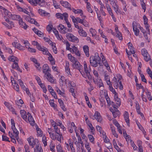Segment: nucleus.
<instances>
[{
	"mask_svg": "<svg viewBox=\"0 0 152 152\" xmlns=\"http://www.w3.org/2000/svg\"><path fill=\"white\" fill-rule=\"evenodd\" d=\"M20 113L22 118L27 122H29L30 124L32 126H34L35 124V121L29 112H26L23 110L20 111Z\"/></svg>",
	"mask_w": 152,
	"mask_h": 152,
	"instance_id": "obj_1",
	"label": "nucleus"
},
{
	"mask_svg": "<svg viewBox=\"0 0 152 152\" xmlns=\"http://www.w3.org/2000/svg\"><path fill=\"white\" fill-rule=\"evenodd\" d=\"M84 63V68L85 73L83 72V74H82V76L85 78H87L89 80L91 79V76L90 75V72L91 71L90 67H89L88 68L87 67V66L85 61L83 62Z\"/></svg>",
	"mask_w": 152,
	"mask_h": 152,
	"instance_id": "obj_2",
	"label": "nucleus"
},
{
	"mask_svg": "<svg viewBox=\"0 0 152 152\" xmlns=\"http://www.w3.org/2000/svg\"><path fill=\"white\" fill-rule=\"evenodd\" d=\"M66 37L67 39L71 42H78L79 41L78 39L71 33L67 34Z\"/></svg>",
	"mask_w": 152,
	"mask_h": 152,
	"instance_id": "obj_3",
	"label": "nucleus"
},
{
	"mask_svg": "<svg viewBox=\"0 0 152 152\" xmlns=\"http://www.w3.org/2000/svg\"><path fill=\"white\" fill-rule=\"evenodd\" d=\"M27 141L30 145L32 146V148H34L36 143H38L39 142L37 139H35L34 140L32 137H30L29 138L27 139Z\"/></svg>",
	"mask_w": 152,
	"mask_h": 152,
	"instance_id": "obj_4",
	"label": "nucleus"
},
{
	"mask_svg": "<svg viewBox=\"0 0 152 152\" xmlns=\"http://www.w3.org/2000/svg\"><path fill=\"white\" fill-rule=\"evenodd\" d=\"M45 75H46V77L48 81L52 83H55L54 77L50 72H48Z\"/></svg>",
	"mask_w": 152,
	"mask_h": 152,
	"instance_id": "obj_5",
	"label": "nucleus"
},
{
	"mask_svg": "<svg viewBox=\"0 0 152 152\" xmlns=\"http://www.w3.org/2000/svg\"><path fill=\"white\" fill-rule=\"evenodd\" d=\"M37 48L39 50L42 51L43 53L44 54H47L49 53V51L47 48L44 47H42L39 44L37 45Z\"/></svg>",
	"mask_w": 152,
	"mask_h": 152,
	"instance_id": "obj_6",
	"label": "nucleus"
},
{
	"mask_svg": "<svg viewBox=\"0 0 152 152\" xmlns=\"http://www.w3.org/2000/svg\"><path fill=\"white\" fill-rule=\"evenodd\" d=\"M128 47L129 48V52H128L127 49H126V52L127 53L128 55H130L132 54H134L135 53L134 50V48L133 47V45L130 42H129L128 43Z\"/></svg>",
	"mask_w": 152,
	"mask_h": 152,
	"instance_id": "obj_7",
	"label": "nucleus"
},
{
	"mask_svg": "<svg viewBox=\"0 0 152 152\" xmlns=\"http://www.w3.org/2000/svg\"><path fill=\"white\" fill-rule=\"evenodd\" d=\"M94 118H93V120L96 119L97 121L98 122H101L102 118L101 116L100 115V113H99L98 111H96L94 115Z\"/></svg>",
	"mask_w": 152,
	"mask_h": 152,
	"instance_id": "obj_8",
	"label": "nucleus"
},
{
	"mask_svg": "<svg viewBox=\"0 0 152 152\" xmlns=\"http://www.w3.org/2000/svg\"><path fill=\"white\" fill-rule=\"evenodd\" d=\"M51 70L47 64H45L43 65L42 72L45 74L47 73L48 72H49Z\"/></svg>",
	"mask_w": 152,
	"mask_h": 152,
	"instance_id": "obj_9",
	"label": "nucleus"
},
{
	"mask_svg": "<svg viewBox=\"0 0 152 152\" xmlns=\"http://www.w3.org/2000/svg\"><path fill=\"white\" fill-rule=\"evenodd\" d=\"M60 3L64 7L67 8L70 10H72L70 7L71 5L68 2L63 1H60Z\"/></svg>",
	"mask_w": 152,
	"mask_h": 152,
	"instance_id": "obj_10",
	"label": "nucleus"
},
{
	"mask_svg": "<svg viewBox=\"0 0 152 152\" xmlns=\"http://www.w3.org/2000/svg\"><path fill=\"white\" fill-rule=\"evenodd\" d=\"M90 61H97V60L98 59H100V58L99 56L98 53H96L95 54V56H91L90 57Z\"/></svg>",
	"mask_w": 152,
	"mask_h": 152,
	"instance_id": "obj_11",
	"label": "nucleus"
},
{
	"mask_svg": "<svg viewBox=\"0 0 152 152\" xmlns=\"http://www.w3.org/2000/svg\"><path fill=\"white\" fill-rule=\"evenodd\" d=\"M11 128L13 131V133L15 134V138L17 140L19 138L18 134L19 132L15 127V125H12Z\"/></svg>",
	"mask_w": 152,
	"mask_h": 152,
	"instance_id": "obj_12",
	"label": "nucleus"
},
{
	"mask_svg": "<svg viewBox=\"0 0 152 152\" xmlns=\"http://www.w3.org/2000/svg\"><path fill=\"white\" fill-rule=\"evenodd\" d=\"M12 67L13 69H16L20 72H22V70L19 67L17 62L13 63L12 65Z\"/></svg>",
	"mask_w": 152,
	"mask_h": 152,
	"instance_id": "obj_13",
	"label": "nucleus"
},
{
	"mask_svg": "<svg viewBox=\"0 0 152 152\" xmlns=\"http://www.w3.org/2000/svg\"><path fill=\"white\" fill-rule=\"evenodd\" d=\"M31 60L33 61L34 63H35L36 65H35V66L37 69L40 71L41 70V68L40 66V64L37 62V59L34 58H30Z\"/></svg>",
	"mask_w": 152,
	"mask_h": 152,
	"instance_id": "obj_14",
	"label": "nucleus"
},
{
	"mask_svg": "<svg viewBox=\"0 0 152 152\" xmlns=\"http://www.w3.org/2000/svg\"><path fill=\"white\" fill-rule=\"evenodd\" d=\"M19 23L21 27L25 29H26V28L28 27V26L26 25V23L23 21L22 18H21L19 20Z\"/></svg>",
	"mask_w": 152,
	"mask_h": 152,
	"instance_id": "obj_15",
	"label": "nucleus"
},
{
	"mask_svg": "<svg viewBox=\"0 0 152 152\" xmlns=\"http://www.w3.org/2000/svg\"><path fill=\"white\" fill-rule=\"evenodd\" d=\"M49 56L48 57V60L50 61L52 65L54 64H55V61L54 59L53 58L52 55L49 52L47 54Z\"/></svg>",
	"mask_w": 152,
	"mask_h": 152,
	"instance_id": "obj_16",
	"label": "nucleus"
},
{
	"mask_svg": "<svg viewBox=\"0 0 152 152\" xmlns=\"http://www.w3.org/2000/svg\"><path fill=\"white\" fill-rule=\"evenodd\" d=\"M8 59L10 61L13 62V63L15 62H18L19 60L18 58L14 56H10L8 58Z\"/></svg>",
	"mask_w": 152,
	"mask_h": 152,
	"instance_id": "obj_17",
	"label": "nucleus"
},
{
	"mask_svg": "<svg viewBox=\"0 0 152 152\" xmlns=\"http://www.w3.org/2000/svg\"><path fill=\"white\" fill-rule=\"evenodd\" d=\"M83 50L84 53H85L86 56L88 57L89 56V47L86 45H85L83 47Z\"/></svg>",
	"mask_w": 152,
	"mask_h": 152,
	"instance_id": "obj_18",
	"label": "nucleus"
},
{
	"mask_svg": "<svg viewBox=\"0 0 152 152\" xmlns=\"http://www.w3.org/2000/svg\"><path fill=\"white\" fill-rule=\"evenodd\" d=\"M68 14L66 12H65L64 13H63V14H62L61 13H56V17H57L58 18H60V19L61 20H63V17L64 18V16L65 15L64 14Z\"/></svg>",
	"mask_w": 152,
	"mask_h": 152,
	"instance_id": "obj_19",
	"label": "nucleus"
},
{
	"mask_svg": "<svg viewBox=\"0 0 152 152\" xmlns=\"http://www.w3.org/2000/svg\"><path fill=\"white\" fill-rule=\"evenodd\" d=\"M10 17L13 20H18V21L21 18L20 15H11Z\"/></svg>",
	"mask_w": 152,
	"mask_h": 152,
	"instance_id": "obj_20",
	"label": "nucleus"
},
{
	"mask_svg": "<svg viewBox=\"0 0 152 152\" xmlns=\"http://www.w3.org/2000/svg\"><path fill=\"white\" fill-rule=\"evenodd\" d=\"M114 99L117 105L116 107H118V106H119L121 105V101L120 98H118L117 94L114 95Z\"/></svg>",
	"mask_w": 152,
	"mask_h": 152,
	"instance_id": "obj_21",
	"label": "nucleus"
},
{
	"mask_svg": "<svg viewBox=\"0 0 152 152\" xmlns=\"http://www.w3.org/2000/svg\"><path fill=\"white\" fill-rule=\"evenodd\" d=\"M66 65L65 66V70L66 72L68 75H71L70 71V69L69 68V62L66 61Z\"/></svg>",
	"mask_w": 152,
	"mask_h": 152,
	"instance_id": "obj_22",
	"label": "nucleus"
},
{
	"mask_svg": "<svg viewBox=\"0 0 152 152\" xmlns=\"http://www.w3.org/2000/svg\"><path fill=\"white\" fill-rule=\"evenodd\" d=\"M44 0H34V5L37 6V4L40 5L44 2Z\"/></svg>",
	"mask_w": 152,
	"mask_h": 152,
	"instance_id": "obj_23",
	"label": "nucleus"
},
{
	"mask_svg": "<svg viewBox=\"0 0 152 152\" xmlns=\"http://www.w3.org/2000/svg\"><path fill=\"white\" fill-rule=\"evenodd\" d=\"M64 15H64V20L65 21L67 25V26L69 27V28H70L71 26V24H70V23H69V22L68 21V20L67 19V18L68 17V14H64Z\"/></svg>",
	"mask_w": 152,
	"mask_h": 152,
	"instance_id": "obj_24",
	"label": "nucleus"
},
{
	"mask_svg": "<svg viewBox=\"0 0 152 152\" xmlns=\"http://www.w3.org/2000/svg\"><path fill=\"white\" fill-rule=\"evenodd\" d=\"M72 11L75 14H80V15H82L83 14V11L81 10L77 9L75 10V9L73 8L72 9Z\"/></svg>",
	"mask_w": 152,
	"mask_h": 152,
	"instance_id": "obj_25",
	"label": "nucleus"
},
{
	"mask_svg": "<svg viewBox=\"0 0 152 152\" xmlns=\"http://www.w3.org/2000/svg\"><path fill=\"white\" fill-rule=\"evenodd\" d=\"M78 32L79 34L81 36L86 37L87 36V34L86 33V32L83 30H78Z\"/></svg>",
	"mask_w": 152,
	"mask_h": 152,
	"instance_id": "obj_26",
	"label": "nucleus"
},
{
	"mask_svg": "<svg viewBox=\"0 0 152 152\" xmlns=\"http://www.w3.org/2000/svg\"><path fill=\"white\" fill-rule=\"evenodd\" d=\"M94 82L95 84H97L99 88L103 86V84L101 79H99V82L95 80H94Z\"/></svg>",
	"mask_w": 152,
	"mask_h": 152,
	"instance_id": "obj_27",
	"label": "nucleus"
},
{
	"mask_svg": "<svg viewBox=\"0 0 152 152\" xmlns=\"http://www.w3.org/2000/svg\"><path fill=\"white\" fill-rule=\"evenodd\" d=\"M113 7L114 9L115 12L117 15H118V14L121 13V11L119 9V7L118 5H117L115 6H114V7Z\"/></svg>",
	"mask_w": 152,
	"mask_h": 152,
	"instance_id": "obj_28",
	"label": "nucleus"
},
{
	"mask_svg": "<svg viewBox=\"0 0 152 152\" xmlns=\"http://www.w3.org/2000/svg\"><path fill=\"white\" fill-rule=\"evenodd\" d=\"M110 128L111 130V131L112 133L114 135L115 137H116V138H117L118 137V135L117 134L115 131V129L114 127L113 126H112V125H111Z\"/></svg>",
	"mask_w": 152,
	"mask_h": 152,
	"instance_id": "obj_29",
	"label": "nucleus"
},
{
	"mask_svg": "<svg viewBox=\"0 0 152 152\" xmlns=\"http://www.w3.org/2000/svg\"><path fill=\"white\" fill-rule=\"evenodd\" d=\"M68 57L69 60L73 63H74L76 60L75 58L72 56L70 53L68 54Z\"/></svg>",
	"mask_w": 152,
	"mask_h": 152,
	"instance_id": "obj_30",
	"label": "nucleus"
},
{
	"mask_svg": "<svg viewBox=\"0 0 152 152\" xmlns=\"http://www.w3.org/2000/svg\"><path fill=\"white\" fill-rule=\"evenodd\" d=\"M65 27L62 24H60L58 26V28L59 31L63 34Z\"/></svg>",
	"mask_w": 152,
	"mask_h": 152,
	"instance_id": "obj_31",
	"label": "nucleus"
},
{
	"mask_svg": "<svg viewBox=\"0 0 152 152\" xmlns=\"http://www.w3.org/2000/svg\"><path fill=\"white\" fill-rule=\"evenodd\" d=\"M106 7L107 8V11H108V12L109 13V15H110L111 14H112L113 13V12L112 11V10L111 8L110 7L109 5L107 4H106Z\"/></svg>",
	"mask_w": 152,
	"mask_h": 152,
	"instance_id": "obj_32",
	"label": "nucleus"
},
{
	"mask_svg": "<svg viewBox=\"0 0 152 152\" xmlns=\"http://www.w3.org/2000/svg\"><path fill=\"white\" fill-rule=\"evenodd\" d=\"M90 63L92 66L95 67H97L98 66L97 64H98L100 66L102 65L100 63L97 62V61H90Z\"/></svg>",
	"mask_w": 152,
	"mask_h": 152,
	"instance_id": "obj_33",
	"label": "nucleus"
},
{
	"mask_svg": "<svg viewBox=\"0 0 152 152\" xmlns=\"http://www.w3.org/2000/svg\"><path fill=\"white\" fill-rule=\"evenodd\" d=\"M38 11L39 13L42 15H48V13H46L44 10H43L42 9H39L38 10Z\"/></svg>",
	"mask_w": 152,
	"mask_h": 152,
	"instance_id": "obj_34",
	"label": "nucleus"
},
{
	"mask_svg": "<svg viewBox=\"0 0 152 152\" xmlns=\"http://www.w3.org/2000/svg\"><path fill=\"white\" fill-rule=\"evenodd\" d=\"M3 10L4 12L5 15L9 17H10L12 15L11 13L8 11V10L5 8H4Z\"/></svg>",
	"mask_w": 152,
	"mask_h": 152,
	"instance_id": "obj_35",
	"label": "nucleus"
},
{
	"mask_svg": "<svg viewBox=\"0 0 152 152\" xmlns=\"http://www.w3.org/2000/svg\"><path fill=\"white\" fill-rule=\"evenodd\" d=\"M50 130L48 131V133L50 134V137L53 140H55L56 139L57 135H55L53 133H52L51 132H49Z\"/></svg>",
	"mask_w": 152,
	"mask_h": 152,
	"instance_id": "obj_36",
	"label": "nucleus"
},
{
	"mask_svg": "<svg viewBox=\"0 0 152 152\" xmlns=\"http://www.w3.org/2000/svg\"><path fill=\"white\" fill-rule=\"evenodd\" d=\"M114 110V112L113 113V115L114 118H115L120 115V112L119 110L115 109Z\"/></svg>",
	"mask_w": 152,
	"mask_h": 152,
	"instance_id": "obj_37",
	"label": "nucleus"
},
{
	"mask_svg": "<svg viewBox=\"0 0 152 152\" xmlns=\"http://www.w3.org/2000/svg\"><path fill=\"white\" fill-rule=\"evenodd\" d=\"M130 140V142H131V146L133 148V149L134 150H136L137 149V147L136 146L135 144L134 143L133 141H132L130 139H129L128 141Z\"/></svg>",
	"mask_w": 152,
	"mask_h": 152,
	"instance_id": "obj_38",
	"label": "nucleus"
},
{
	"mask_svg": "<svg viewBox=\"0 0 152 152\" xmlns=\"http://www.w3.org/2000/svg\"><path fill=\"white\" fill-rule=\"evenodd\" d=\"M109 89L115 95L117 94L116 92L115 89L113 88L112 86V85H111L110 86H109Z\"/></svg>",
	"mask_w": 152,
	"mask_h": 152,
	"instance_id": "obj_39",
	"label": "nucleus"
},
{
	"mask_svg": "<svg viewBox=\"0 0 152 152\" xmlns=\"http://www.w3.org/2000/svg\"><path fill=\"white\" fill-rule=\"evenodd\" d=\"M44 39L46 42H48L52 46H53V42L50 39H49L47 37H44Z\"/></svg>",
	"mask_w": 152,
	"mask_h": 152,
	"instance_id": "obj_40",
	"label": "nucleus"
},
{
	"mask_svg": "<svg viewBox=\"0 0 152 152\" xmlns=\"http://www.w3.org/2000/svg\"><path fill=\"white\" fill-rule=\"evenodd\" d=\"M36 148V149H34L35 152H42L43 150L41 147H39V146L37 145Z\"/></svg>",
	"mask_w": 152,
	"mask_h": 152,
	"instance_id": "obj_41",
	"label": "nucleus"
},
{
	"mask_svg": "<svg viewBox=\"0 0 152 152\" xmlns=\"http://www.w3.org/2000/svg\"><path fill=\"white\" fill-rule=\"evenodd\" d=\"M147 97L148 99L150 100H152V97L151 95V93L148 90L146 92Z\"/></svg>",
	"mask_w": 152,
	"mask_h": 152,
	"instance_id": "obj_42",
	"label": "nucleus"
},
{
	"mask_svg": "<svg viewBox=\"0 0 152 152\" xmlns=\"http://www.w3.org/2000/svg\"><path fill=\"white\" fill-rule=\"evenodd\" d=\"M133 30L134 33V34L136 36H138L139 35V30L137 28V27L133 28Z\"/></svg>",
	"mask_w": 152,
	"mask_h": 152,
	"instance_id": "obj_43",
	"label": "nucleus"
},
{
	"mask_svg": "<svg viewBox=\"0 0 152 152\" xmlns=\"http://www.w3.org/2000/svg\"><path fill=\"white\" fill-rule=\"evenodd\" d=\"M77 48L75 46H73L72 47V48L70 51L72 53H73L77 52Z\"/></svg>",
	"mask_w": 152,
	"mask_h": 152,
	"instance_id": "obj_44",
	"label": "nucleus"
},
{
	"mask_svg": "<svg viewBox=\"0 0 152 152\" xmlns=\"http://www.w3.org/2000/svg\"><path fill=\"white\" fill-rule=\"evenodd\" d=\"M18 81H19L20 85L22 88H23V90H25L26 88V87L24 85L23 83V81L20 79L18 80Z\"/></svg>",
	"mask_w": 152,
	"mask_h": 152,
	"instance_id": "obj_45",
	"label": "nucleus"
},
{
	"mask_svg": "<svg viewBox=\"0 0 152 152\" xmlns=\"http://www.w3.org/2000/svg\"><path fill=\"white\" fill-rule=\"evenodd\" d=\"M113 145H114V148L116 149L117 151H118L119 148L117 145V143H116V141L114 139L113 140Z\"/></svg>",
	"mask_w": 152,
	"mask_h": 152,
	"instance_id": "obj_46",
	"label": "nucleus"
},
{
	"mask_svg": "<svg viewBox=\"0 0 152 152\" xmlns=\"http://www.w3.org/2000/svg\"><path fill=\"white\" fill-rule=\"evenodd\" d=\"M75 20L76 23H78V22L82 24L83 21V19H81L77 17L76 18V19H75Z\"/></svg>",
	"mask_w": 152,
	"mask_h": 152,
	"instance_id": "obj_47",
	"label": "nucleus"
},
{
	"mask_svg": "<svg viewBox=\"0 0 152 152\" xmlns=\"http://www.w3.org/2000/svg\"><path fill=\"white\" fill-rule=\"evenodd\" d=\"M72 31V30L71 28H67L66 27H65L64 28V31H63V34H65L67 33L68 32H71Z\"/></svg>",
	"mask_w": 152,
	"mask_h": 152,
	"instance_id": "obj_48",
	"label": "nucleus"
},
{
	"mask_svg": "<svg viewBox=\"0 0 152 152\" xmlns=\"http://www.w3.org/2000/svg\"><path fill=\"white\" fill-rule=\"evenodd\" d=\"M148 54L147 50L145 48L141 50V54L144 56Z\"/></svg>",
	"mask_w": 152,
	"mask_h": 152,
	"instance_id": "obj_49",
	"label": "nucleus"
},
{
	"mask_svg": "<svg viewBox=\"0 0 152 152\" xmlns=\"http://www.w3.org/2000/svg\"><path fill=\"white\" fill-rule=\"evenodd\" d=\"M57 137L56 139L57 140L59 141L60 142H61V139L63 138V136L61 134H59L58 135H56Z\"/></svg>",
	"mask_w": 152,
	"mask_h": 152,
	"instance_id": "obj_50",
	"label": "nucleus"
},
{
	"mask_svg": "<svg viewBox=\"0 0 152 152\" xmlns=\"http://www.w3.org/2000/svg\"><path fill=\"white\" fill-rule=\"evenodd\" d=\"M144 59L146 61H148L151 59L150 55L148 54H147L145 56H144Z\"/></svg>",
	"mask_w": 152,
	"mask_h": 152,
	"instance_id": "obj_51",
	"label": "nucleus"
},
{
	"mask_svg": "<svg viewBox=\"0 0 152 152\" xmlns=\"http://www.w3.org/2000/svg\"><path fill=\"white\" fill-rule=\"evenodd\" d=\"M123 134L124 135V136L125 138L127 140V139H130V136L128 135H127L126 132L125 131H124L123 130Z\"/></svg>",
	"mask_w": 152,
	"mask_h": 152,
	"instance_id": "obj_52",
	"label": "nucleus"
},
{
	"mask_svg": "<svg viewBox=\"0 0 152 152\" xmlns=\"http://www.w3.org/2000/svg\"><path fill=\"white\" fill-rule=\"evenodd\" d=\"M52 101H53V102L54 101V100L53 99L51 100H49V102L50 105L52 107L55 108L56 107V105L53 102H51Z\"/></svg>",
	"mask_w": 152,
	"mask_h": 152,
	"instance_id": "obj_53",
	"label": "nucleus"
},
{
	"mask_svg": "<svg viewBox=\"0 0 152 152\" xmlns=\"http://www.w3.org/2000/svg\"><path fill=\"white\" fill-rule=\"evenodd\" d=\"M90 31L92 34L93 37L95 35L96 31L94 29H93L92 28H91L90 29Z\"/></svg>",
	"mask_w": 152,
	"mask_h": 152,
	"instance_id": "obj_54",
	"label": "nucleus"
},
{
	"mask_svg": "<svg viewBox=\"0 0 152 152\" xmlns=\"http://www.w3.org/2000/svg\"><path fill=\"white\" fill-rule=\"evenodd\" d=\"M113 122L114 125L117 127V128L120 127V125L115 119L113 120Z\"/></svg>",
	"mask_w": 152,
	"mask_h": 152,
	"instance_id": "obj_55",
	"label": "nucleus"
},
{
	"mask_svg": "<svg viewBox=\"0 0 152 152\" xmlns=\"http://www.w3.org/2000/svg\"><path fill=\"white\" fill-rule=\"evenodd\" d=\"M112 7L117 5L114 0H109Z\"/></svg>",
	"mask_w": 152,
	"mask_h": 152,
	"instance_id": "obj_56",
	"label": "nucleus"
},
{
	"mask_svg": "<svg viewBox=\"0 0 152 152\" xmlns=\"http://www.w3.org/2000/svg\"><path fill=\"white\" fill-rule=\"evenodd\" d=\"M88 137L91 142H93L94 141V138L92 135L89 134Z\"/></svg>",
	"mask_w": 152,
	"mask_h": 152,
	"instance_id": "obj_57",
	"label": "nucleus"
},
{
	"mask_svg": "<svg viewBox=\"0 0 152 152\" xmlns=\"http://www.w3.org/2000/svg\"><path fill=\"white\" fill-rule=\"evenodd\" d=\"M116 37L118 38L120 40H122L123 38L122 35L121 33L120 32H118V33H117V34L116 35Z\"/></svg>",
	"mask_w": 152,
	"mask_h": 152,
	"instance_id": "obj_58",
	"label": "nucleus"
},
{
	"mask_svg": "<svg viewBox=\"0 0 152 152\" xmlns=\"http://www.w3.org/2000/svg\"><path fill=\"white\" fill-rule=\"evenodd\" d=\"M53 25L51 24L49 25L47 27V30L48 31L50 32L52 29Z\"/></svg>",
	"mask_w": 152,
	"mask_h": 152,
	"instance_id": "obj_59",
	"label": "nucleus"
},
{
	"mask_svg": "<svg viewBox=\"0 0 152 152\" xmlns=\"http://www.w3.org/2000/svg\"><path fill=\"white\" fill-rule=\"evenodd\" d=\"M50 93L52 95L55 99H57V97L56 96V93L55 91H50Z\"/></svg>",
	"mask_w": 152,
	"mask_h": 152,
	"instance_id": "obj_60",
	"label": "nucleus"
},
{
	"mask_svg": "<svg viewBox=\"0 0 152 152\" xmlns=\"http://www.w3.org/2000/svg\"><path fill=\"white\" fill-rule=\"evenodd\" d=\"M140 76L141 78L142 81V82L147 83V81L146 79L145 78L144 75L143 74H141L140 75Z\"/></svg>",
	"mask_w": 152,
	"mask_h": 152,
	"instance_id": "obj_61",
	"label": "nucleus"
},
{
	"mask_svg": "<svg viewBox=\"0 0 152 152\" xmlns=\"http://www.w3.org/2000/svg\"><path fill=\"white\" fill-rule=\"evenodd\" d=\"M53 2V4L54 7L56 9L59 8L60 6L56 4V1L55 0H52Z\"/></svg>",
	"mask_w": 152,
	"mask_h": 152,
	"instance_id": "obj_62",
	"label": "nucleus"
},
{
	"mask_svg": "<svg viewBox=\"0 0 152 152\" xmlns=\"http://www.w3.org/2000/svg\"><path fill=\"white\" fill-rule=\"evenodd\" d=\"M107 143L106 146V147L108 149L112 148V146L111 143L109 142Z\"/></svg>",
	"mask_w": 152,
	"mask_h": 152,
	"instance_id": "obj_63",
	"label": "nucleus"
},
{
	"mask_svg": "<svg viewBox=\"0 0 152 152\" xmlns=\"http://www.w3.org/2000/svg\"><path fill=\"white\" fill-rule=\"evenodd\" d=\"M57 150L58 152H60L63 150L62 148L60 145H58L56 146Z\"/></svg>",
	"mask_w": 152,
	"mask_h": 152,
	"instance_id": "obj_64",
	"label": "nucleus"
}]
</instances>
